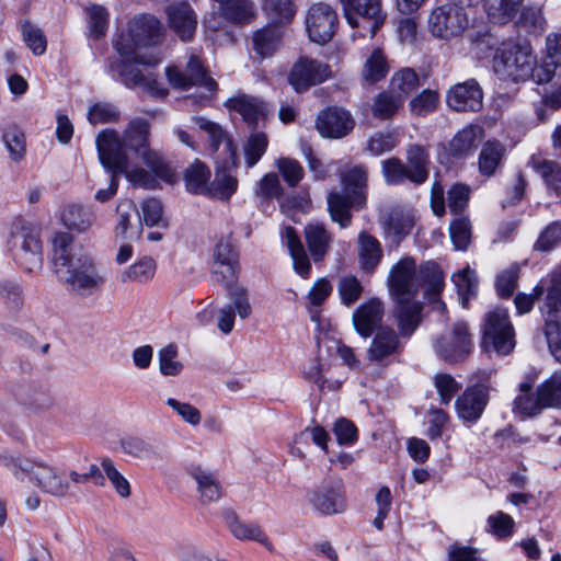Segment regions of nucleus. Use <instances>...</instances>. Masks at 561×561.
Returning <instances> with one entry per match:
<instances>
[{"mask_svg":"<svg viewBox=\"0 0 561 561\" xmlns=\"http://www.w3.org/2000/svg\"><path fill=\"white\" fill-rule=\"evenodd\" d=\"M178 348L174 344H169L159 352V369L164 376H178L183 365L176 360Z\"/></svg>","mask_w":561,"mask_h":561,"instance_id":"69168bd1","label":"nucleus"},{"mask_svg":"<svg viewBox=\"0 0 561 561\" xmlns=\"http://www.w3.org/2000/svg\"><path fill=\"white\" fill-rule=\"evenodd\" d=\"M537 57L529 44L502 43L493 56V70L502 80L524 81L531 77Z\"/></svg>","mask_w":561,"mask_h":561,"instance_id":"0eeeda50","label":"nucleus"},{"mask_svg":"<svg viewBox=\"0 0 561 561\" xmlns=\"http://www.w3.org/2000/svg\"><path fill=\"white\" fill-rule=\"evenodd\" d=\"M304 237L313 262L323 261L331 249L332 233L321 222H309L304 228Z\"/></svg>","mask_w":561,"mask_h":561,"instance_id":"cd10ccee","label":"nucleus"},{"mask_svg":"<svg viewBox=\"0 0 561 561\" xmlns=\"http://www.w3.org/2000/svg\"><path fill=\"white\" fill-rule=\"evenodd\" d=\"M225 520L231 534L240 540H255L263 545L267 543V537L260 526L242 523L234 512H226Z\"/></svg>","mask_w":561,"mask_h":561,"instance_id":"a19ab883","label":"nucleus"},{"mask_svg":"<svg viewBox=\"0 0 561 561\" xmlns=\"http://www.w3.org/2000/svg\"><path fill=\"white\" fill-rule=\"evenodd\" d=\"M398 334L391 328H380L367 348V358L370 362L381 363L400 351Z\"/></svg>","mask_w":561,"mask_h":561,"instance_id":"c85d7f7f","label":"nucleus"},{"mask_svg":"<svg viewBox=\"0 0 561 561\" xmlns=\"http://www.w3.org/2000/svg\"><path fill=\"white\" fill-rule=\"evenodd\" d=\"M335 10L323 2L312 4L306 15V30L310 41L325 44L332 39L337 27Z\"/></svg>","mask_w":561,"mask_h":561,"instance_id":"4468645a","label":"nucleus"},{"mask_svg":"<svg viewBox=\"0 0 561 561\" xmlns=\"http://www.w3.org/2000/svg\"><path fill=\"white\" fill-rule=\"evenodd\" d=\"M62 224L70 230L78 232L87 231L95 221L94 214L78 204L65 206L60 215Z\"/></svg>","mask_w":561,"mask_h":561,"instance_id":"e433bc0d","label":"nucleus"},{"mask_svg":"<svg viewBox=\"0 0 561 561\" xmlns=\"http://www.w3.org/2000/svg\"><path fill=\"white\" fill-rule=\"evenodd\" d=\"M167 77L171 85L176 89H187L192 85H202L209 92L217 89V82L208 76L203 61L197 55L190 56L185 72L176 67H168Z\"/></svg>","mask_w":561,"mask_h":561,"instance_id":"dca6fc26","label":"nucleus"},{"mask_svg":"<svg viewBox=\"0 0 561 561\" xmlns=\"http://www.w3.org/2000/svg\"><path fill=\"white\" fill-rule=\"evenodd\" d=\"M471 336L465 322L455 323L451 332L439 337L435 344L437 354L446 362L463 359L471 352Z\"/></svg>","mask_w":561,"mask_h":561,"instance_id":"f3484780","label":"nucleus"},{"mask_svg":"<svg viewBox=\"0 0 561 561\" xmlns=\"http://www.w3.org/2000/svg\"><path fill=\"white\" fill-rule=\"evenodd\" d=\"M21 32L24 42L34 55L41 56L46 51L47 39L39 27L25 21L21 24Z\"/></svg>","mask_w":561,"mask_h":561,"instance_id":"4d7b16f0","label":"nucleus"},{"mask_svg":"<svg viewBox=\"0 0 561 561\" xmlns=\"http://www.w3.org/2000/svg\"><path fill=\"white\" fill-rule=\"evenodd\" d=\"M282 39V28L277 25L267 23L252 33L251 49L261 60L270 58L279 49Z\"/></svg>","mask_w":561,"mask_h":561,"instance_id":"a878e982","label":"nucleus"},{"mask_svg":"<svg viewBox=\"0 0 561 561\" xmlns=\"http://www.w3.org/2000/svg\"><path fill=\"white\" fill-rule=\"evenodd\" d=\"M381 224L386 231L402 238L410 232L413 219L404 208L396 206L382 215Z\"/></svg>","mask_w":561,"mask_h":561,"instance_id":"37998d69","label":"nucleus"},{"mask_svg":"<svg viewBox=\"0 0 561 561\" xmlns=\"http://www.w3.org/2000/svg\"><path fill=\"white\" fill-rule=\"evenodd\" d=\"M225 106L239 113L251 129L257 128L260 123L265 122L272 112L265 102L249 94H238L230 98L225 102Z\"/></svg>","mask_w":561,"mask_h":561,"instance_id":"4be33fe9","label":"nucleus"},{"mask_svg":"<svg viewBox=\"0 0 561 561\" xmlns=\"http://www.w3.org/2000/svg\"><path fill=\"white\" fill-rule=\"evenodd\" d=\"M0 300L11 309H21L24 302L22 286L13 279H0Z\"/></svg>","mask_w":561,"mask_h":561,"instance_id":"13d9d810","label":"nucleus"},{"mask_svg":"<svg viewBox=\"0 0 561 561\" xmlns=\"http://www.w3.org/2000/svg\"><path fill=\"white\" fill-rule=\"evenodd\" d=\"M238 181L231 171L227 168L218 167L215 179L209 182L207 195L219 199H229L237 191Z\"/></svg>","mask_w":561,"mask_h":561,"instance_id":"49530a36","label":"nucleus"},{"mask_svg":"<svg viewBox=\"0 0 561 561\" xmlns=\"http://www.w3.org/2000/svg\"><path fill=\"white\" fill-rule=\"evenodd\" d=\"M343 191H331L328 194V209L331 219L341 228H346L352 220V208H363L366 204L367 171L363 167H354L340 174Z\"/></svg>","mask_w":561,"mask_h":561,"instance_id":"20e7f679","label":"nucleus"},{"mask_svg":"<svg viewBox=\"0 0 561 561\" xmlns=\"http://www.w3.org/2000/svg\"><path fill=\"white\" fill-rule=\"evenodd\" d=\"M358 256L362 268L368 273L377 267L382 257L380 242L366 231L358 236Z\"/></svg>","mask_w":561,"mask_h":561,"instance_id":"2f4dec72","label":"nucleus"},{"mask_svg":"<svg viewBox=\"0 0 561 561\" xmlns=\"http://www.w3.org/2000/svg\"><path fill=\"white\" fill-rule=\"evenodd\" d=\"M7 247L14 261L32 273L43 267L39 230L28 220L16 217L8 227Z\"/></svg>","mask_w":561,"mask_h":561,"instance_id":"39448f33","label":"nucleus"},{"mask_svg":"<svg viewBox=\"0 0 561 561\" xmlns=\"http://www.w3.org/2000/svg\"><path fill=\"white\" fill-rule=\"evenodd\" d=\"M439 104V94L436 90L426 89L413 98L410 103V111L417 116H425L433 113Z\"/></svg>","mask_w":561,"mask_h":561,"instance_id":"6e6d98bb","label":"nucleus"},{"mask_svg":"<svg viewBox=\"0 0 561 561\" xmlns=\"http://www.w3.org/2000/svg\"><path fill=\"white\" fill-rule=\"evenodd\" d=\"M482 138V127L471 124L460 129L451 138L446 150L451 158L462 159L473 153Z\"/></svg>","mask_w":561,"mask_h":561,"instance_id":"bb28decb","label":"nucleus"},{"mask_svg":"<svg viewBox=\"0 0 561 561\" xmlns=\"http://www.w3.org/2000/svg\"><path fill=\"white\" fill-rule=\"evenodd\" d=\"M453 280L457 287L459 296L462 299V305H466V301L471 296H473L477 290L478 280L476 277V272L467 266L455 274L453 276Z\"/></svg>","mask_w":561,"mask_h":561,"instance_id":"0e129e2a","label":"nucleus"},{"mask_svg":"<svg viewBox=\"0 0 561 561\" xmlns=\"http://www.w3.org/2000/svg\"><path fill=\"white\" fill-rule=\"evenodd\" d=\"M170 28L180 37L187 42L193 38L197 28V15L190 3L175 2L165 8Z\"/></svg>","mask_w":561,"mask_h":561,"instance_id":"5701e85b","label":"nucleus"},{"mask_svg":"<svg viewBox=\"0 0 561 561\" xmlns=\"http://www.w3.org/2000/svg\"><path fill=\"white\" fill-rule=\"evenodd\" d=\"M344 16L352 27L366 28L375 36L386 20L381 0H341Z\"/></svg>","mask_w":561,"mask_h":561,"instance_id":"9d476101","label":"nucleus"},{"mask_svg":"<svg viewBox=\"0 0 561 561\" xmlns=\"http://www.w3.org/2000/svg\"><path fill=\"white\" fill-rule=\"evenodd\" d=\"M505 148L497 140L486 141L479 154V171L484 176H491L495 173L504 157Z\"/></svg>","mask_w":561,"mask_h":561,"instance_id":"79ce46f5","label":"nucleus"},{"mask_svg":"<svg viewBox=\"0 0 561 561\" xmlns=\"http://www.w3.org/2000/svg\"><path fill=\"white\" fill-rule=\"evenodd\" d=\"M470 199V188L465 184H454L447 192V206L454 216H465Z\"/></svg>","mask_w":561,"mask_h":561,"instance_id":"052dcab7","label":"nucleus"},{"mask_svg":"<svg viewBox=\"0 0 561 561\" xmlns=\"http://www.w3.org/2000/svg\"><path fill=\"white\" fill-rule=\"evenodd\" d=\"M107 172L111 173V183L107 186V198L117 191L118 179L125 176L134 186L147 190L156 188V176L142 168L129 169L127 152L123 150L118 133L107 129Z\"/></svg>","mask_w":561,"mask_h":561,"instance_id":"423d86ee","label":"nucleus"},{"mask_svg":"<svg viewBox=\"0 0 561 561\" xmlns=\"http://www.w3.org/2000/svg\"><path fill=\"white\" fill-rule=\"evenodd\" d=\"M561 243V220L549 224L539 234L534 249L548 252Z\"/></svg>","mask_w":561,"mask_h":561,"instance_id":"338daca9","label":"nucleus"},{"mask_svg":"<svg viewBox=\"0 0 561 561\" xmlns=\"http://www.w3.org/2000/svg\"><path fill=\"white\" fill-rule=\"evenodd\" d=\"M403 102L390 90L378 93L371 104V112L376 118L389 119L397 114Z\"/></svg>","mask_w":561,"mask_h":561,"instance_id":"3c124183","label":"nucleus"},{"mask_svg":"<svg viewBox=\"0 0 561 561\" xmlns=\"http://www.w3.org/2000/svg\"><path fill=\"white\" fill-rule=\"evenodd\" d=\"M483 92L474 79L457 83L446 95L447 105L456 112H478L482 108Z\"/></svg>","mask_w":561,"mask_h":561,"instance_id":"412c9836","label":"nucleus"},{"mask_svg":"<svg viewBox=\"0 0 561 561\" xmlns=\"http://www.w3.org/2000/svg\"><path fill=\"white\" fill-rule=\"evenodd\" d=\"M222 286L227 289L228 297L232 301L231 306L234 309V313H238L241 319L249 318L252 312V307L249 301L247 289L239 286L237 282Z\"/></svg>","mask_w":561,"mask_h":561,"instance_id":"680f3d73","label":"nucleus"},{"mask_svg":"<svg viewBox=\"0 0 561 561\" xmlns=\"http://www.w3.org/2000/svg\"><path fill=\"white\" fill-rule=\"evenodd\" d=\"M517 24L529 34L540 35L545 32L547 23L540 8L526 7L522 10Z\"/></svg>","mask_w":561,"mask_h":561,"instance_id":"5fc2aeb1","label":"nucleus"},{"mask_svg":"<svg viewBox=\"0 0 561 561\" xmlns=\"http://www.w3.org/2000/svg\"><path fill=\"white\" fill-rule=\"evenodd\" d=\"M156 271L157 263L154 259L145 255L121 272L118 277L122 283L146 284L154 277Z\"/></svg>","mask_w":561,"mask_h":561,"instance_id":"c9c22d12","label":"nucleus"},{"mask_svg":"<svg viewBox=\"0 0 561 561\" xmlns=\"http://www.w3.org/2000/svg\"><path fill=\"white\" fill-rule=\"evenodd\" d=\"M219 13L231 24L248 25L256 19L257 9L252 0H224Z\"/></svg>","mask_w":561,"mask_h":561,"instance_id":"7c9ffc66","label":"nucleus"},{"mask_svg":"<svg viewBox=\"0 0 561 561\" xmlns=\"http://www.w3.org/2000/svg\"><path fill=\"white\" fill-rule=\"evenodd\" d=\"M128 33L136 46H157L164 38L162 23L150 13L135 15L128 23Z\"/></svg>","mask_w":561,"mask_h":561,"instance_id":"a211bd4d","label":"nucleus"},{"mask_svg":"<svg viewBox=\"0 0 561 561\" xmlns=\"http://www.w3.org/2000/svg\"><path fill=\"white\" fill-rule=\"evenodd\" d=\"M210 174L208 167L196 159L184 172L187 191L194 194H207Z\"/></svg>","mask_w":561,"mask_h":561,"instance_id":"ea45409f","label":"nucleus"},{"mask_svg":"<svg viewBox=\"0 0 561 561\" xmlns=\"http://www.w3.org/2000/svg\"><path fill=\"white\" fill-rule=\"evenodd\" d=\"M489 388L484 385L468 387L455 401L456 412L465 422L474 423L489 403Z\"/></svg>","mask_w":561,"mask_h":561,"instance_id":"aec40b11","label":"nucleus"},{"mask_svg":"<svg viewBox=\"0 0 561 561\" xmlns=\"http://www.w3.org/2000/svg\"><path fill=\"white\" fill-rule=\"evenodd\" d=\"M382 318V302L379 299L373 298L354 311L352 320L355 330L363 337H368L381 324Z\"/></svg>","mask_w":561,"mask_h":561,"instance_id":"393cba45","label":"nucleus"},{"mask_svg":"<svg viewBox=\"0 0 561 561\" xmlns=\"http://www.w3.org/2000/svg\"><path fill=\"white\" fill-rule=\"evenodd\" d=\"M123 451L134 458L148 460L161 459V455L152 443L141 437L125 436L119 439Z\"/></svg>","mask_w":561,"mask_h":561,"instance_id":"de8ad7c7","label":"nucleus"},{"mask_svg":"<svg viewBox=\"0 0 561 561\" xmlns=\"http://www.w3.org/2000/svg\"><path fill=\"white\" fill-rule=\"evenodd\" d=\"M261 8L270 24L277 26L289 23L296 14L293 0H261Z\"/></svg>","mask_w":561,"mask_h":561,"instance_id":"58836bf2","label":"nucleus"},{"mask_svg":"<svg viewBox=\"0 0 561 561\" xmlns=\"http://www.w3.org/2000/svg\"><path fill=\"white\" fill-rule=\"evenodd\" d=\"M388 72L389 65L386 55L380 48H375L363 65V80L367 83H376L385 79Z\"/></svg>","mask_w":561,"mask_h":561,"instance_id":"c03bdc74","label":"nucleus"},{"mask_svg":"<svg viewBox=\"0 0 561 561\" xmlns=\"http://www.w3.org/2000/svg\"><path fill=\"white\" fill-rule=\"evenodd\" d=\"M420 85L419 75L412 68H402L394 72L389 90L404 103V100Z\"/></svg>","mask_w":561,"mask_h":561,"instance_id":"a18cd8bd","label":"nucleus"},{"mask_svg":"<svg viewBox=\"0 0 561 561\" xmlns=\"http://www.w3.org/2000/svg\"><path fill=\"white\" fill-rule=\"evenodd\" d=\"M537 390L546 409H561V373H553Z\"/></svg>","mask_w":561,"mask_h":561,"instance_id":"8fccbe9b","label":"nucleus"},{"mask_svg":"<svg viewBox=\"0 0 561 561\" xmlns=\"http://www.w3.org/2000/svg\"><path fill=\"white\" fill-rule=\"evenodd\" d=\"M449 234L456 250H467L471 241L472 226L468 216H455L449 225Z\"/></svg>","mask_w":561,"mask_h":561,"instance_id":"603ef678","label":"nucleus"},{"mask_svg":"<svg viewBox=\"0 0 561 561\" xmlns=\"http://www.w3.org/2000/svg\"><path fill=\"white\" fill-rule=\"evenodd\" d=\"M150 133V125L148 121L142 118H135L130 121L128 128L125 130L124 138L119 136L123 150L126 152V148L140 152L142 149L148 147V137Z\"/></svg>","mask_w":561,"mask_h":561,"instance_id":"473e14b6","label":"nucleus"},{"mask_svg":"<svg viewBox=\"0 0 561 561\" xmlns=\"http://www.w3.org/2000/svg\"><path fill=\"white\" fill-rule=\"evenodd\" d=\"M194 123L199 129L204 130L210 144V148L216 151L221 144H225L226 151L230 159L236 157V146L229 135L222 129V127L205 117H194Z\"/></svg>","mask_w":561,"mask_h":561,"instance_id":"72a5a7b5","label":"nucleus"},{"mask_svg":"<svg viewBox=\"0 0 561 561\" xmlns=\"http://www.w3.org/2000/svg\"><path fill=\"white\" fill-rule=\"evenodd\" d=\"M396 307L393 316L400 335L410 337L421 322L422 305L413 299H394Z\"/></svg>","mask_w":561,"mask_h":561,"instance_id":"c756f323","label":"nucleus"},{"mask_svg":"<svg viewBox=\"0 0 561 561\" xmlns=\"http://www.w3.org/2000/svg\"><path fill=\"white\" fill-rule=\"evenodd\" d=\"M546 307L543 333L551 355L561 364V270L552 276Z\"/></svg>","mask_w":561,"mask_h":561,"instance_id":"9b49d317","label":"nucleus"},{"mask_svg":"<svg viewBox=\"0 0 561 561\" xmlns=\"http://www.w3.org/2000/svg\"><path fill=\"white\" fill-rule=\"evenodd\" d=\"M331 77L330 66L317 59L300 57L288 75V82L298 93L307 91Z\"/></svg>","mask_w":561,"mask_h":561,"instance_id":"2eb2a0df","label":"nucleus"},{"mask_svg":"<svg viewBox=\"0 0 561 561\" xmlns=\"http://www.w3.org/2000/svg\"><path fill=\"white\" fill-rule=\"evenodd\" d=\"M138 154L141 157L144 163L152 170L157 178L167 182H171L173 180L172 169L158 152L147 147L138 152Z\"/></svg>","mask_w":561,"mask_h":561,"instance_id":"bf43d9fd","label":"nucleus"},{"mask_svg":"<svg viewBox=\"0 0 561 561\" xmlns=\"http://www.w3.org/2000/svg\"><path fill=\"white\" fill-rule=\"evenodd\" d=\"M423 283L430 287V298L437 300V304L444 309L445 305L438 300V295L444 286V277L437 264L426 262L416 271L415 261L412 257H404L391 268L389 286L394 299L415 298Z\"/></svg>","mask_w":561,"mask_h":561,"instance_id":"f03ea898","label":"nucleus"},{"mask_svg":"<svg viewBox=\"0 0 561 561\" xmlns=\"http://www.w3.org/2000/svg\"><path fill=\"white\" fill-rule=\"evenodd\" d=\"M529 164L542 179L548 191L561 194V164L553 160L531 158Z\"/></svg>","mask_w":561,"mask_h":561,"instance_id":"f704fd0d","label":"nucleus"},{"mask_svg":"<svg viewBox=\"0 0 561 561\" xmlns=\"http://www.w3.org/2000/svg\"><path fill=\"white\" fill-rule=\"evenodd\" d=\"M115 49L119 53L122 59L112 66L123 82L130 88H140L152 98H164L168 95V89L158 80L157 75L150 70V67L157 66L161 58L157 55L145 56L133 51V46L122 41L114 42Z\"/></svg>","mask_w":561,"mask_h":561,"instance_id":"7ed1b4c3","label":"nucleus"},{"mask_svg":"<svg viewBox=\"0 0 561 561\" xmlns=\"http://www.w3.org/2000/svg\"><path fill=\"white\" fill-rule=\"evenodd\" d=\"M3 460L5 467L18 480H22L24 474H28L43 492L56 497L69 495L70 482L53 467L22 458L4 457Z\"/></svg>","mask_w":561,"mask_h":561,"instance_id":"6e6552de","label":"nucleus"},{"mask_svg":"<svg viewBox=\"0 0 561 561\" xmlns=\"http://www.w3.org/2000/svg\"><path fill=\"white\" fill-rule=\"evenodd\" d=\"M51 244L54 272L70 295L85 298L102 289L101 261L89 250L75 245L67 232H57Z\"/></svg>","mask_w":561,"mask_h":561,"instance_id":"f257e3e1","label":"nucleus"},{"mask_svg":"<svg viewBox=\"0 0 561 561\" xmlns=\"http://www.w3.org/2000/svg\"><path fill=\"white\" fill-rule=\"evenodd\" d=\"M268 146V138L263 131H255L249 135L244 146V160L248 168L254 167L262 156L265 153Z\"/></svg>","mask_w":561,"mask_h":561,"instance_id":"864d4df0","label":"nucleus"},{"mask_svg":"<svg viewBox=\"0 0 561 561\" xmlns=\"http://www.w3.org/2000/svg\"><path fill=\"white\" fill-rule=\"evenodd\" d=\"M309 503L320 514H341L346 510L344 485L341 482L320 485L310 492Z\"/></svg>","mask_w":561,"mask_h":561,"instance_id":"6ab92c4d","label":"nucleus"},{"mask_svg":"<svg viewBox=\"0 0 561 561\" xmlns=\"http://www.w3.org/2000/svg\"><path fill=\"white\" fill-rule=\"evenodd\" d=\"M514 409L523 416L531 417L540 414L546 407L542 405L540 394H538V390L536 389L535 394H519L514 401Z\"/></svg>","mask_w":561,"mask_h":561,"instance_id":"774afa93","label":"nucleus"},{"mask_svg":"<svg viewBox=\"0 0 561 561\" xmlns=\"http://www.w3.org/2000/svg\"><path fill=\"white\" fill-rule=\"evenodd\" d=\"M428 156L420 146H411L408 151L407 168L410 171V181L421 184L428 178Z\"/></svg>","mask_w":561,"mask_h":561,"instance_id":"09e8293b","label":"nucleus"},{"mask_svg":"<svg viewBox=\"0 0 561 561\" xmlns=\"http://www.w3.org/2000/svg\"><path fill=\"white\" fill-rule=\"evenodd\" d=\"M240 271L239 253L230 237L221 238L213 251L211 274L220 285L237 282Z\"/></svg>","mask_w":561,"mask_h":561,"instance_id":"ddd939ff","label":"nucleus"},{"mask_svg":"<svg viewBox=\"0 0 561 561\" xmlns=\"http://www.w3.org/2000/svg\"><path fill=\"white\" fill-rule=\"evenodd\" d=\"M316 126L322 137L342 138L354 128V119L343 108L329 107L318 115Z\"/></svg>","mask_w":561,"mask_h":561,"instance_id":"b1692460","label":"nucleus"},{"mask_svg":"<svg viewBox=\"0 0 561 561\" xmlns=\"http://www.w3.org/2000/svg\"><path fill=\"white\" fill-rule=\"evenodd\" d=\"M482 344L484 348L497 355H507L515 347V330L507 310L501 307L488 311L482 325Z\"/></svg>","mask_w":561,"mask_h":561,"instance_id":"1a4fd4ad","label":"nucleus"},{"mask_svg":"<svg viewBox=\"0 0 561 561\" xmlns=\"http://www.w3.org/2000/svg\"><path fill=\"white\" fill-rule=\"evenodd\" d=\"M469 25L465 5L446 3L435 8L428 18V30L438 38L448 39L460 35Z\"/></svg>","mask_w":561,"mask_h":561,"instance_id":"f8f14e48","label":"nucleus"},{"mask_svg":"<svg viewBox=\"0 0 561 561\" xmlns=\"http://www.w3.org/2000/svg\"><path fill=\"white\" fill-rule=\"evenodd\" d=\"M190 476L196 481L203 501L214 502L220 497L221 488L215 473L202 467H191Z\"/></svg>","mask_w":561,"mask_h":561,"instance_id":"4c0bfd02","label":"nucleus"},{"mask_svg":"<svg viewBox=\"0 0 561 561\" xmlns=\"http://www.w3.org/2000/svg\"><path fill=\"white\" fill-rule=\"evenodd\" d=\"M3 141L14 161H21L25 156V136L16 126H10L3 134Z\"/></svg>","mask_w":561,"mask_h":561,"instance_id":"e2e57ef3","label":"nucleus"}]
</instances>
